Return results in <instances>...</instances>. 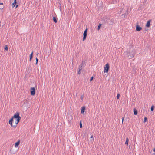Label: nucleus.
<instances>
[{
	"mask_svg": "<svg viewBox=\"0 0 155 155\" xmlns=\"http://www.w3.org/2000/svg\"><path fill=\"white\" fill-rule=\"evenodd\" d=\"M21 119V117L19 116V113L18 112H17L10 119L8 122L9 124H10L12 127L15 128L20 121Z\"/></svg>",
	"mask_w": 155,
	"mask_h": 155,
	"instance_id": "nucleus-1",
	"label": "nucleus"
},
{
	"mask_svg": "<svg viewBox=\"0 0 155 155\" xmlns=\"http://www.w3.org/2000/svg\"><path fill=\"white\" fill-rule=\"evenodd\" d=\"M126 52L127 53L128 55V58L130 59H132L133 58L135 55L134 52L133 51L130 52L126 51Z\"/></svg>",
	"mask_w": 155,
	"mask_h": 155,
	"instance_id": "nucleus-2",
	"label": "nucleus"
},
{
	"mask_svg": "<svg viewBox=\"0 0 155 155\" xmlns=\"http://www.w3.org/2000/svg\"><path fill=\"white\" fill-rule=\"evenodd\" d=\"M109 65L108 63H107L105 65V66L104 67V73H107L109 69Z\"/></svg>",
	"mask_w": 155,
	"mask_h": 155,
	"instance_id": "nucleus-3",
	"label": "nucleus"
},
{
	"mask_svg": "<svg viewBox=\"0 0 155 155\" xmlns=\"http://www.w3.org/2000/svg\"><path fill=\"white\" fill-rule=\"evenodd\" d=\"M31 95L34 96L35 93V90L34 87H31L30 89Z\"/></svg>",
	"mask_w": 155,
	"mask_h": 155,
	"instance_id": "nucleus-4",
	"label": "nucleus"
},
{
	"mask_svg": "<svg viewBox=\"0 0 155 155\" xmlns=\"http://www.w3.org/2000/svg\"><path fill=\"white\" fill-rule=\"evenodd\" d=\"M128 8H127V9L125 13L124 14H123L122 15V16H124V17L126 18V17H127V16L128 15Z\"/></svg>",
	"mask_w": 155,
	"mask_h": 155,
	"instance_id": "nucleus-5",
	"label": "nucleus"
},
{
	"mask_svg": "<svg viewBox=\"0 0 155 155\" xmlns=\"http://www.w3.org/2000/svg\"><path fill=\"white\" fill-rule=\"evenodd\" d=\"M142 28L138 25H137L136 26V30L138 31H139L142 29Z\"/></svg>",
	"mask_w": 155,
	"mask_h": 155,
	"instance_id": "nucleus-6",
	"label": "nucleus"
},
{
	"mask_svg": "<svg viewBox=\"0 0 155 155\" xmlns=\"http://www.w3.org/2000/svg\"><path fill=\"white\" fill-rule=\"evenodd\" d=\"M151 21V20H148L146 23V26L147 27H149L150 26V23Z\"/></svg>",
	"mask_w": 155,
	"mask_h": 155,
	"instance_id": "nucleus-7",
	"label": "nucleus"
},
{
	"mask_svg": "<svg viewBox=\"0 0 155 155\" xmlns=\"http://www.w3.org/2000/svg\"><path fill=\"white\" fill-rule=\"evenodd\" d=\"M20 141V140H19L16 143H15V147H17L19 145Z\"/></svg>",
	"mask_w": 155,
	"mask_h": 155,
	"instance_id": "nucleus-8",
	"label": "nucleus"
},
{
	"mask_svg": "<svg viewBox=\"0 0 155 155\" xmlns=\"http://www.w3.org/2000/svg\"><path fill=\"white\" fill-rule=\"evenodd\" d=\"M85 109V107L84 106H83L81 107V114H84V112Z\"/></svg>",
	"mask_w": 155,
	"mask_h": 155,
	"instance_id": "nucleus-9",
	"label": "nucleus"
},
{
	"mask_svg": "<svg viewBox=\"0 0 155 155\" xmlns=\"http://www.w3.org/2000/svg\"><path fill=\"white\" fill-rule=\"evenodd\" d=\"M87 33H85V32H84V33H83V41H84L86 38V37H87Z\"/></svg>",
	"mask_w": 155,
	"mask_h": 155,
	"instance_id": "nucleus-10",
	"label": "nucleus"
},
{
	"mask_svg": "<svg viewBox=\"0 0 155 155\" xmlns=\"http://www.w3.org/2000/svg\"><path fill=\"white\" fill-rule=\"evenodd\" d=\"M134 114V115H137L138 113L137 110L135 108L133 109Z\"/></svg>",
	"mask_w": 155,
	"mask_h": 155,
	"instance_id": "nucleus-11",
	"label": "nucleus"
},
{
	"mask_svg": "<svg viewBox=\"0 0 155 155\" xmlns=\"http://www.w3.org/2000/svg\"><path fill=\"white\" fill-rule=\"evenodd\" d=\"M114 21V19L112 18L111 20H110L109 21V24L110 25H112L114 24L113 21Z\"/></svg>",
	"mask_w": 155,
	"mask_h": 155,
	"instance_id": "nucleus-12",
	"label": "nucleus"
},
{
	"mask_svg": "<svg viewBox=\"0 0 155 155\" xmlns=\"http://www.w3.org/2000/svg\"><path fill=\"white\" fill-rule=\"evenodd\" d=\"M17 3L16 0H14V1L13 3L12 4V8H14L15 6L16 5Z\"/></svg>",
	"mask_w": 155,
	"mask_h": 155,
	"instance_id": "nucleus-13",
	"label": "nucleus"
},
{
	"mask_svg": "<svg viewBox=\"0 0 155 155\" xmlns=\"http://www.w3.org/2000/svg\"><path fill=\"white\" fill-rule=\"evenodd\" d=\"M4 8V6L2 3H0V9H2Z\"/></svg>",
	"mask_w": 155,
	"mask_h": 155,
	"instance_id": "nucleus-14",
	"label": "nucleus"
},
{
	"mask_svg": "<svg viewBox=\"0 0 155 155\" xmlns=\"http://www.w3.org/2000/svg\"><path fill=\"white\" fill-rule=\"evenodd\" d=\"M33 55V52H32V53L30 55V59H29L30 61H31Z\"/></svg>",
	"mask_w": 155,
	"mask_h": 155,
	"instance_id": "nucleus-15",
	"label": "nucleus"
},
{
	"mask_svg": "<svg viewBox=\"0 0 155 155\" xmlns=\"http://www.w3.org/2000/svg\"><path fill=\"white\" fill-rule=\"evenodd\" d=\"M53 20L55 23L57 22V18L56 17L54 16L53 18Z\"/></svg>",
	"mask_w": 155,
	"mask_h": 155,
	"instance_id": "nucleus-16",
	"label": "nucleus"
},
{
	"mask_svg": "<svg viewBox=\"0 0 155 155\" xmlns=\"http://www.w3.org/2000/svg\"><path fill=\"white\" fill-rule=\"evenodd\" d=\"M129 140V139L128 138H127L126 139V141L125 143V144L126 145H128V141Z\"/></svg>",
	"mask_w": 155,
	"mask_h": 155,
	"instance_id": "nucleus-17",
	"label": "nucleus"
},
{
	"mask_svg": "<svg viewBox=\"0 0 155 155\" xmlns=\"http://www.w3.org/2000/svg\"><path fill=\"white\" fill-rule=\"evenodd\" d=\"M117 0H113L112 2H111V4H116L117 3Z\"/></svg>",
	"mask_w": 155,
	"mask_h": 155,
	"instance_id": "nucleus-18",
	"label": "nucleus"
},
{
	"mask_svg": "<svg viewBox=\"0 0 155 155\" xmlns=\"http://www.w3.org/2000/svg\"><path fill=\"white\" fill-rule=\"evenodd\" d=\"M4 49L6 51H8V45H6L5 46L4 48Z\"/></svg>",
	"mask_w": 155,
	"mask_h": 155,
	"instance_id": "nucleus-19",
	"label": "nucleus"
},
{
	"mask_svg": "<svg viewBox=\"0 0 155 155\" xmlns=\"http://www.w3.org/2000/svg\"><path fill=\"white\" fill-rule=\"evenodd\" d=\"M154 106L153 105L151 106V111H153L154 110Z\"/></svg>",
	"mask_w": 155,
	"mask_h": 155,
	"instance_id": "nucleus-20",
	"label": "nucleus"
},
{
	"mask_svg": "<svg viewBox=\"0 0 155 155\" xmlns=\"http://www.w3.org/2000/svg\"><path fill=\"white\" fill-rule=\"evenodd\" d=\"M120 94L118 93L117 94V99H119V98H120Z\"/></svg>",
	"mask_w": 155,
	"mask_h": 155,
	"instance_id": "nucleus-21",
	"label": "nucleus"
},
{
	"mask_svg": "<svg viewBox=\"0 0 155 155\" xmlns=\"http://www.w3.org/2000/svg\"><path fill=\"white\" fill-rule=\"evenodd\" d=\"M101 24H99V25L98 28H97V29L98 30H99L100 29L101 26Z\"/></svg>",
	"mask_w": 155,
	"mask_h": 155,
	"instance_id": "nucleus-22",
	"label": "nucleus"
},
{
	"mask_svg": "<svg viewBox=\"0 0 155 155\" xmlns=\"http://www.w3.org/2000/svg\"><path fill=\"white\" fill-rule=\"evenodd\" d=\"M80 128H81L82 127V126L81 121H80Z\"/></svg>",
	"mask_w": 155,
	"mask_h": 155,
	"instance_id": "nucleus-23",
	"label": "nucleus"
},
{
	"mask_svg": "<svg viewBox=\"0 0 155 155\" xmlns=\"http://www.w3.org/2000/svg\"><path fill=\"white\" fill-rule=\"evenodd\" d=\"M82 66H81L79 65V70H81L82 69Z\"/></svg>",
	"mask_w": 155,
	"mask_h": 155,
	"instance_id": "nucleus-24",
	"label": "nucleus"
},
{
	"mask_svg": "<svg viewBox=\"0 0 155 155\" xmlns=\"http://www.w3.org/2000/svg\"><path fill=\"white\" fill-rule=\"evenodd\" d=\"M147 118L146 117H145L144 119V122H146L147 121Z\"/></svg>",
	"mask_w": 155,
	"mask_h": 155,
	"instance_id": "nucleus-25",
	"label": "nucleus"
},
{
	"mask_svg": "<svg viewBox=\"0 0 155 155\" xmlns=\"http://www.w3.org/2000/svg\"><path fill=\"white\" fill-rule=\"evenodd\" d=\"M35 59H36V61L35 65H37V64H38V59L37 58H36Z\"/></svg>",
	"mask_w": 155,
	"mask_h": 155,
	"instance_id": "nucleus-26",
	"label": "nucleus"
},
{
	"mask_svg": "<svg viewBox=\"0 0 155 155\" xmlns=\"http://www.w3.org/2000/svg\"><path fill=\"white\" fill-rule=\"evenodd\" d=\"M93 78H94V77H93V76L91 78V79H90V81H92L93 80Z\"/></svg>",
	"mask_w": 155,
	"mask_h": 155,
	"instance_id": "nucleus-27",
	"label": "nucleus"
},
{
	"mask_svg": "<svg viewBox=\"0 0 155 155\" xmlns=\"http://www.w3.org/2000/svg\"><path fill=\"white\" fill-rule=\"evenodd\" d=\"M87 28L86 29H85L84 30V32H85V33H87Z\"/></svg>",
	"mask_w": 155,
	"mask_h": 155,
	"instance_id": "nucleus-28",
	"label": "nucleus"
},
{
	"mask_svg": "<svg viewBox=\"0 0 155 155\" xmlns=\"http://www.w3.org/2000/svg\"><path fill=\"white\" fill-rule=\"evenodd\" d=\"M84 62L83 61H82V62L81 64L80 65V66H83L84 64Z\"/></svg>",
	"mask_w": 155,
	"mask_h": 155,
	"instance_id": "nucleus-29",
	"label": "nucleus"
},
{
	"mask_svg": "<svg viewBox=\"0 0 155 155\" xmlns=\"http://www.w3.org/2000/svg\"><path fill=\"white\" fill-rule=\"evenodd\" d=\"M81 70H79V71H78V74H81V72H80V71Z\"/></svg>",
	"mask_w": 155,
	"mask_h": 155,
	"instance_id": "nucleus-30",
	"label": "nucleus"
},
{
	"mask_svg": "<svg viewBox=\"0 0 155 155\" xmlns=\"http://www.w3.org/2000/svg\"><path fill=\"white\" fill-rule=\"evenodd\" d=\"M83 96H81V97H80V98H81V100H82V99H83Z\"/></svg>",
	"mask_w": 155,
	"mask_h": 155,
	"instance_id": "nucleus-31",
	"label": "nucleus"
},
{
	"mask_svg": "<svg viewBox=\"0 0 155 155\" xmlns=\"http://www.w3.org/2000/svg\"><path fill=\"white\" fill-rule=\"evenodd\" d=\"M18 5H16V6H15V8H17L18 7Z\"/></svg>",
	"mask_w": 155,
	"mask_h": 155,
	"instance_id": "nucleus-32",
	"label": "nucleus"
},
{
	"mask_svg": "<svg viewBox=\"0 0 155 155\" xmlns=\"http://www.w3.org/2000/svg\"><path fill=\"white\" fill-rule=\"evenodd\" d=\"M93 137V135H91V137H90V138H92Z\"/></svg>",
	"mask_w": 155,
	"mask_h": 155,
	"instance_id": "nucleus-33",
	"label": "nucleus"
},
{
	"mask_svg": "<svg viewBox=\"0 0 155 155\" xmlns=\"http://www.w3.org/2000/svg\"><path fill=\"white\" fill-rule=\"evenodd\" d=\"M153 151L155 152V148H154L153 149Z\"/></svg>",
	"mask_w": 155,
	"mask_h": 155,
	"instance_id": "nucleus-34",
	"label": "nucleus"
},
{
	"mask_svg": "<svg viewBox=\"0 0 155 155\" xmlns=\"http://www.w3.org/2000/svg\"><path fill=\"white\" fill-rule=\"evenodd\" d=\"M122 121H123V120H124V118H122Z\"/></svg>",
	"mask_w": 155,
	"mask_h": 155,
	"instance_id": "nucleus-35",
	"label": "nucleus"
},
{
	"mask_svg": "<svg viewBox=\"0 0 155 155\" xmlns=\"http://www.w3.org/2000/svg\"><path fill=\"white\" fill-rule=\"evenodd\" d=\"M153 155H155V153H153Z\"/></svg>",
	"mask_w": 155,
	"mask_h": 155,
	"instance_id": "nucleus-36",
	"label": "nucleus"
},
{
	"mask_svg": "<svg viewBox=\"0 0 155 155\" xmlns=\"http://www.w3.org/2000/svg\"><path fill=\"white\" fill-rule=\"evenodd\" d=\"M144 112V110H143V112Z\"/></svg>",
	"mask_w": 155,
	"mask_h": 155,
	"instance_id": "nucleus-37",
	"label": "nucleus"
}]
</instances>
